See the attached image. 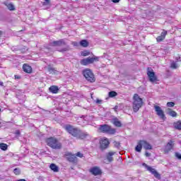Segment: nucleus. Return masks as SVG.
<instances>
[{"label":"nucleus","instance_id":"f257e3e1","mask_svg":"<svg viewBox=\"0 0 181 181\" xmlns=\"http://www.w3.org/2000/svg\"><path fill=\"white\" fill-rule=\"evenodd\" d=\"M144 105V100L139 97V95L135 93L133 97V111L134 112H138L139 108Z\"/></svg>","mask_w":181,"mask_h":181},{"label":"nucleus","instance_id":"f03ea898","mask_svg":"<svg viewBox=\"0 0 181 181\" xmlns=\"http://www.w3.org/2000/svg\"><path fill=\"white\" fill-rule=\"evenodd\" d=\"M47 144L52 149H62V143L54 137L48 138Z\"/></svg>","mask_w":181,"mask_h":181},{"label":"nucleus","instance_id":"7ed1b4c3","mask_svg":"<svg viewBox=\"0 0 181 181\" xmlns=\"http://www.w3.org/2000/svg\"><path fill=\"white\" fill-rule=\"evenodd\" d=\"M99 130L100 132L103 134H109L110 135H114L117 130L115 129H112L108 124H102L99 127Z\"/></svg>","mask_w":181,"mask_h":181},{"label":"nucleus","instance_id":"20e7f679","mask_svg":"<svg viewBox=\"0 0 181 181\" xmlns=\"http://www.w3.org/2000/svg\"><path fill=\"white\" fill-rule=\"evenodd\" d=\"M65 129H66V131H67V132H69V134L72 135V136H74L75 138L78 137V135L80 134V129H78L77 128H74L73 126H71L70 124H67L65 127Z\"/></svg>","mask_w":181,"mask_h":181},{"label":"nucleus","instance_id":"39448f33","mask_svg":"<svg viewBox=\"0 0 181 181\" xmlns=\"http://www.w3.org/2000/svg\"><path fill=\"white\" fill-rule=\"evenodd\" d=\"M83 75L90 83H94L95 81V77H94V74L90 69H85L83 71Z\"/></svg>","mask_w":181,"mask_h":181},{"label":"nucleus","instance_id":"423d86ee","mask_svg":"<svg viewBox=\"0 0 181 181\" xmlns=\"http://www.w3.org/2000/svg\"><path fill=\"white\" fill-rule=\"evenodd\" d=\"M100 58L98 57H88L86 59H83L81 61V64L82 66H88V64H93L95 62H98Z\"/></svg>","mask_w":181,"mask_h":181},{"label":"nucleus","instance_id":"0eeeda50","mask_svg":"<svg viewBox=\"0 0 181 181\" xmlns=\"http://www.w3.org/2000/svg\"><path fill=\"white\" fill-rule=\"evenodd\" d=\"M143 166H144L146 168V169L148 172H150V173H151V175H153V176L156 179H158V180H160V174H159V173H158V171H156V170H155V168H153L152 167L146 165V163H143Z\"/></svg>","mask_w":181,"mask_h":181},{"label":"nucleus","instance_id":"6e6552de","mask_svg":"<svg viewBox=\"0 0 181 181\" xmlns=\"http://www.w3.org/2000/svg\"><path fill=\"white\" fill-rule=\"evenodd\" d=\"M154 110L156 112V115L160 117V119H166V117L165 116V112H163L162 108L158 105H154Z\"/></svg>","mask_w":181,"mask_h":181},{"label":"nucleus","instance_id":"1a4fd4ad","mask_svg":"<svg viewBox=\"0 0 181 181\" xmlns=\"http://www.w3.org/2000/svg\"><path fill=\"white\" fill-rule=\"evenodd\" d=\"M147 76H148L149 81L151 83H155V81H156L157 78L156 76H155V72H153V70H151L150 68H148Z\"/></svg>","mask_w":181,"mask_h":181},{"label":"nucleus","instance_id":"9d476101","mask_svg":"<svg viewBox=\"0 0 181 181\" xmlns=\"http://www.w3.org/2000/svg\"><path fill=\"white\" fill-rule=\"evenodd\" d=\"M173 146H175V141H173V140H170L165 147V153H169V152L173 149Z\"/></svg>","mask_w":181,"mask_h":181},{"label":"nucleus","instance_id":"9b49d317","mask_svg":"<svg viewBox=\"0 0 181 181\" xmlns=\"http://www.w3.org/2000/svg\"><path fill=\"white\" fill-rule=\"evenodd\" d=\"M100 148L102 149H107L108 148V145H110V141L107 138H103L100 141Z\"/></svg>","mask_w":181,"mask_h":181},{"label":"nucleus","instance_id":"f8f14e48","mask_svg":"<svg viewBox=\"0 0 181 181\" xmlns=\"http://www.w3.org/2000/svg\"><path fill=\"white\" fill-rule=\"evenodd\" d=\"M66 156V159L69 162H71V163H76L77 162V157H76L75 155L68 153Z\"/></svg>","mask_w":181,"mask_h":181},{"label":"nucleus","instance_id":"ddd939ff","mask_svg":"<svg viewBox=\"0 0 181 181\" xmlns=\"http://www.w3.org/2000/svg\"><path fill=\"white\" fill-rule=\"evenodd\" d=\"M90 172L92 175L98 176V175H101V169L98 167H93L90 168Z\"/></svg>","mask_w":181,"mask_h":181},{"label":"nucleus","instance_id":"4468645a","mask_svg":"<svg viewBox=\"0 0 181 181\" xmlns=\"http://www.w3.org/2000/svg\"><path fill=\"white\" fill-rule=\"evenodd\" d=\"M166 35H168V31L163 30L160 35L157 37L156 38L157 42H163V40H165V38L166 37Z\"/></svg>","mask_w":181,"mask_h":181},{"label":"nucleus","instance_id":"2eb2a0df","mask_svg":"<svg viewBox=\"0 0 181 181\" xmlns=\"http://www.w3.org/2000/svg\"><path fill=\"white\" fill-rule=\"evenodd\" d=\"M77 138L79 139H86L87 138H90V134H88L87 132H83L81 130H80Z\"/></svg>","mask_w":181,"mask_h":181},{"label":"nucleus","instance_id":"dca6fc26","mask_svg":"<svg viewBox=\"0 0 181 181\" xmlns=\"http://www.w3.org/2000/svg\"><path fill=\"white\" fill-rule=\"evenodd\" d=\"M64 45H66L64 40H59L51 42V46H64Z\"/></svg>","mask_w":181,"mask_h":181},{"label":"nucleus","instance_id":"f3484780","mask_svg":"<svg viewBox=\"0 0 181 181\" xmlns=\"http://www.w3.org/2000/svg\"><path fill=\"white\" fill-rule=\"evenodd\" d=\"M23 70L25 71V73L30 74V73H32V66L28 65L27 64H24L23 65Z\"/></svg>","mask_w":181,"mask_h":181},{"label":"nucleus","instance_id":"a211bd4d","mask_svg":"<svg viewBox=\"0 0 181 181\" xmlns=\"http://www.w3.org/2000/svg\"><path fill=\"white\" fill-rule=\"evenodd\" d=\"M50 93H52V94H57L59 93V87L56 86H52L49 88Z\"/></svg>","mask_w":181,"mask_h":181},{"label":"nucleus","instance_id":"6ab92c4d","mask_svg":"<svg viewBox=\"0 0 181 181\" xmlns=\"http://www.w3.org/2000/svg\"><path fill=\"white\" fill-rule=\"evenodd\" d=\"M141 144L144 149H146V150L152 149V146L149 143L146 142V141H141Z\"/></svg>","mask_w":181,"mask_h":181},{"label":"nucleus","instance_id":"aec40b11","mask_svg":"<svg viewBox=\"0 0 181 181\" xmlns=\"http://www.w3.org/2000/svg\"><path fill=\"white\" fill-rule=\"evenodd\" d=\"M114 155H115V152H109L107 156V160H108V162H112V160H114V158H112V156H114Z\"/></svg>","mask_w":181,"mask_h":181},{"label":"nucleus","instance_id":"412c9836","mask_svg":"<svg viewBox=\"0 0 181 181\" xmlns=\"http://www.w3.org/2000/svg\"><path fill=\"white\" fill-rule=\"evenodd\" d=\"M6 6H7L8 11H15V6L12 3H4Z\"/></svg>","mask_w":181,"mask_h":181},{"label":"nucleus","instance_id":"4be33fe9","mask_svg":"<svg viewBox=\"0 0 181 181\" xmlns=\"http://www.w3.org/2000/svg\"><path fill=\"white\" fill-rule=\"evenodd\" d=\"M113 124L115 125V127H117L118 128H121V127H122V124L117 118L113 119Z\"/></svg>","mask_w":181,"mask_h":181},{"label":"nucleus","instance_id":"5701e85b","mask_svg":"<svg viewBox=\"0 0 181 181\" xmlns=\"http://www.w3.org/2000/svg\"><path fill=\"white\" fill-rule=\"evenodd\" d=\"M142 141H139L137 146L135 148V151L136 152H141V151H142Z\"/></svg>","mask_w":181,"mask_h":181},{"label":"nucleus","instance_id":"b1692460","mask_svg":"<svg viewBox=\"0 0 181 181\" xmlns=\"http://www.w3.org/2000/svg\"><path fill=\"white\" fill-rule=\"evenodd\" d=\"M173 127L175 129H178L179 131H181V122L177 121L173 124Z\"/></svg>","mask_w":181,"mask_h":181},{"label":"nucleus","instance_id":"393cba45","mask_svg":"<svg viewBox=\"0 0 181 181\" xmlns=\"http://www.w3.org/2000/svg\"><path fill=\"white\" fill-rule=\"evenodd\" d=\"M49 168L51 169V170H53V172H59V167L54 163H52L49 165Z\"/></svg>","mask_w":181,"mask_h":181},{"label":"nucleus","instance_id":"a878e982","mask_svg":"<svg viewBox=\"0 0 181 181\" xmlns=\"http://www.w3.org/2000/svg\"><path fill=\"white\" fill-rule=\"evenodd\" d=\"M47 70L49 74H56V73H57V71L54 69V68L52 67L51 66H48Z\"/></svg>","mask_w":181,"mask_h":181},{"label":"nucleus","instance_id":"bb28decb","mask_svg":"<svg viewBox=\"0 0 181 181\" xmlns=\"http://www.w3.org/2000/svg\"><path fill=\"white\" fill-rule=\"evenodd\" d=\"M80 45L83 47H87L88 46V42H87V40H83L80 42Z\"/></svg>","mask_w":181,"mask_h":181},{"label":"nucleus","instance_id":"cd10ccee","mask_svg":"<svg viewBox=\"0 0 181 181\" xmlns=\"http://www.w3.org/2000/svg\"><path fill=\"white\" fill-rule=\"evenodd\" d=\"M0 149H1V151H6L8 149V145L4 143L0 144Z\"/></svg>","mask_w":181,"mask_h":181},{"label":"nucleus","instance_id":"c85d7f7f","mask_svg":"<svg viewBox=\"0 0 181 181\" xmlns=\"http://www.w3.org/2000/svg\"><path fill=\"white\" fill-rule=\"evenodd\" d=\"M117 95L118 94L115 91H110L108 93L109 97H110L111 98H112V97H117Z\"/></svg>","mask_w":181,"mask_h":181},{"label":"nucleus","instance_id":"c756f323","mask_svg":"<svg viewBox=\"0 0 181 181\" xmlns=\"http://www.w3.org/2000/svg\"><path fill=\"white\" fill-rule=\"evenodd\" d=\"M168 115H170V117H177V113L173 110H171L168 112Z\"/></svg>","mask_w":181,"mask_h":181},{"label":"nucleus","instance_id":"7c9ffc66","mask_svg":"<svg viewBox=\"0 0 181 181\" xmlns=\"http://www.w3.org/2000/svg\"><path fill=\"white\" fill-rule=\"evenodd\" d=\"M171 69H177V63L173 62L170 64Z\"/></svg>","mask_w":181,"mask_h":181},{"label":"nucleus","instance_id":"2f4dec72","mask_svg":"<svg viewBox=\"0 0 181 181\" xmlns=\"http://www.w3.org/2000/svg\"><path fill=\"white\" fill-rule=\"evenodd\" d=\"M15 175H21V169L15 168L13 170Z\"/></svg>","mask_w":181,"mask_h":181},{"label":"nucleus","instance_id":"473e14b6","mask_svg":"<svg viewBox=\"0 0 181 181\" xmlns=\"http://www.w3.org/2000/svg\"><path fill=\"white\" fill-rule=\"evenodd\" d=\"M167 107H175V103L173 102L167 103Z\"/></svg>","mask_w":181,"mask_h":181},{"label":"nucleus","instance_id":"72a5a7b5","mask_svg":"<svg viewBox=\"0 0 181 181\" xmlns=\"http://www.w3.org/2000/svg\"><path fill=\"white\" fill-rule=\"evenodd\" d=\"M81 54L83 56V57H86V56H88V54H90V52H88V51H83Z\"/></svg>","mask_w":181,"mask_h":181},{"label":"nucleus","instance_id":"f704fd0d","mask_svg":"<svg viewBox=\"0 0 181 181\" xmlns=\"http://www.w3.org/2000/svg\"><path fill=\"white\" fill-rule=\"evenodd\" d=\"M76 156H78V158H83L84 155L80 152L76 153Z\"/></svg>","mask_w":181,"mask_h":181},{"label":"nucleus","instance_id":"c9c22d12","mask_svg":"<svg viewBox=\"0 0 181 181\" xmlns=\"http://www.w3.org/2000/svg\"><path fill=\"white\" fill-rule=\"evenodd\" d=\"M175 156L177 158V159H181V154L179 153H175Z\"/></svg>","mask_w":181,"mask_h":181},{"label":"nucleus","instance_id":"e433bc0d","mask_svg":"<svg viewBox=\"0 0 181 181\" xmlns=\"http://www.w3.org/2000/svg\"><path fill=\"white\" fill-rule=\"evenodd\" d=\"M95 103L96 104H101V103H103V100L100 99H96Z\"/></svg>","mask_w":181,"mask_h":181},{"label":"nucleus","instance_id":"4c0bfd02","mask_svg":"<svg viewBox=\"0 0 181 181\" xmlns=\"http://www.w3.org/2000/svg\"><path fill=\"white\" fill-rule=\"evenodd\" d=\"M45 2H44V5H49L50 4V0H45Z\"/></svg>","mask_w":181,"mask_h":181},{"label":"nucleus","instance_id":"58836bf2","mask_svg":"<svg viewBox=\"0 0 181 181\" xmlns=\"http://www.w3.org/2000/svg\"><path fill=\"white\" fill-rule=\"evenodd\" d=\"M14 77H15L16 80H21V76L15 75Z\"/></svg>","mask_w":181,"mask_h":181},{"label":"nucleus","instance_id":"ea45409f","mask_svg":"<svg viewBox=\"0 0 181 181\" xmlns=\"http://www.w3.org/2000/svg\"><path fill=\"white\" fill-rule=\"evenodd\" d=\"M112 2H113V4H118V2H119V0H112Z\"/></svg>","mask_w":181,"mask_h":181},{"label":"nucleus","instance_id":"a19ab883","mask_svg":"<svg viewBox=\"0 0 181 181\" xmlns=\"http://www.w3.org/2000/svg\"><path fill=\"white\" fill-rule=\"evenodd\" d=\"M73 45H74V46L77 47V46H78V42H73Z\"/></svg>","mask_w":181,"mask_h":181},{"label":"nucleus","instance_id":"79ce46f5","mask_svg":"<svg viewBox=\"0 0 181 181\" xmlns=\"http://www.w3.org/2000/svg\"><path fill=\"white\" fill-rule=\"evenodd\" d=\"M16 135H21V132L19 130H17L16 132Z\"/></svg>","mask_w":181,"mask_h":181},{"label":"nucleus","instance_id":"37998d69","mask_svg":"<svg viewBox=\"0 0 181 181\" xmlns=\"http://www.w3.org/2000/svg\"><path fill=\"white\" fill-rule=\"evenodd\" d=\"M146 156H147V157L151 156V153H146Z\"/></svg>","mask_w":181,"mask_h":181},{"label":"nucleus","instance_id":"c03bdc74","mask_svg":"<svg viewBox=\"0 0 181 181\" xmlns=\"http://www.w3.org/2000/svg\"><path fill=\"white\" fill-rule=\"evenodd\" d=\"M0 86H1V87H4V82L0 81Z\"/></svg>","mask_w":181,"mask_h":181},{"label":"nucleus","instance_id":"a18cd8bd","mask_svg":"<svg viewBox=\"0 0 181 181\" xmlns=\"http://www.w3.org/2000/svg\"><path fill=\"white\" fill-rule=\"evenodd\" d=\"M17 181H26V180H25V179H20V180H18Z\"/></svg>","mask_w":181,"mask_h":181},{"label":"nucleus","instance_id":"49530a36","mask_svg":"<svg viewBox=\"0 0 181 181\" xmlns=\"http://www.w3.org/2000/svg\"><path fill=\"white\" fill-rule=\"evenodd\" d=\"M67 51V49H64L63 50H62V52H66Z\"/></svg>","mask_w":181,"mask_h":181},{"label":"nucleus","instance_id":"de8ad7c7","mask_svg":"<svg viewBox=\"0 0 181 181\" xmlns=\"http://www.w3.org/2000/svg\"><path fill=\"white\" fill-rule=\"evenodd\" d=\"M2 36V31H0V37Z\"/></svg>","mask_w":181,"mask_h":181},{"label":"nucleus","instance_id":"09e8293b","mask_svg":"<svg viewBox=\"0 0 181 181\" xmlns=\"http://www.w3.org/2000/svg\"><path fill=\"white\" fill-rule=\"evenodd\" d=\"M0 112H1V108H0Z\"/></svg>","mask_w":181,"mask_h":181}]
</instances>
